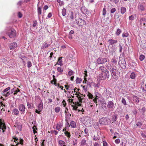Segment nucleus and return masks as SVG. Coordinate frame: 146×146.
<instances>
[{"instance_id":"16","label":"nucleus","mask_w":146,"mask_h":146,"mask_svg":"<svg viewBox=\"0 0 146 146\" xmlns=\"http://www.w3.org/2000/svg\"><path fill=\"white\" fill-rule=\"evenodd\" d=\"M108 42H109V43L110 45H112L117 43V40L110 39L109 40Z\"/></svg>"},{"instance_id":"27","label":"nucleus","mask_w":146,"mask_h":146,"mask_svg":"<svg viewBox=\"0 0 146 146\" xmlns=\"http://www.w3.org/2000/svg\"><path fill=\"white\" fill-rule=\"evenodd\" d=\"M82 81V80L81 78H77L76 80V84L80 83Z\"/></svg>"},{"instance_id":"17","label":"nucleus","mask_w":146,"mask_h":146,"mask_svg":"<svg viewBox=\"0 0 146 146\" xmlns=\"http://www.w3.org/2000/svg\"><path fill=\"white\" fill-rule=\"evenodd\" d=\"M62 57H61L58 58V61L57 62L56 64L60 65L61 66L63 64L62 63Z\"/></svg>"},{"instance_id":"39","label":"nucleus","mask_w":146,"mask_h":146,"mask_svg":"<svg viewBox=\"0 0 146 146\" xmlns=\"http://www.w3.org/2000/svg\"><path fill=\"white\" fill-rule=\"evenodd\" d=\"M11 94V92L10 91H9V92H7L5 94L3 95L5 96L6 97H7Z\"/></svg>"},{"instance_id":"54","label":"nucleus","mask_w":146,"mask_h":146,"mask_svg":"<svg viewBox=\"0 0 146 146\" xmlns=\"http://www.w3.org/2000/svg\"><path fill=\"white\" fill-rule=\"evenodd\" d=\"M51 133L52 134L54 133L55 135H56L58 132L56 130H52L51 131Z\"/></svg>"},{"instance_id":"24","label":"nucleus","mask_w":146,"mask_h":146,"mask_svg":"<svg viewBox=\"0 0 146 146\" xmlns=\"http://www.w3.org/2000/svg\"><path fill=\"white\" fill-rule=\"evenodd\" d=\"M126 11V9L125 7H122L121 8V13L122 14H124Z\"/></svg>"},{"instance_id":"36","label":"nucleus","mask_w":146,"mask_h":146,"mask_svg":"<svg viewBox=\"0 0 146 146\" xmlns=\"http://www.w3.org/2000/svg\"><path fill=\"white\" fill-rule=\"evenodd\" d=\"M121 30L119 28H118L116 31L115 34L117 35H119L121 33Z\"/></svg>"},{"instance_id":"44","label":"nucleus","mask_w":146,"mask_h":146,"mask_svg":"<svg viewBox=\"0 0 146 146\" xmlns=\"http://www.w3.org/2000/svg\"><path fill=\"white\" fill-rule=\"evenodd\" d=\"M41 8L40 7H38V15H40L41 14Z\"/></svg>"},{"instance_id":"40","label":"nucleus","mask_w":146,"mask_h":146,"mask_svg":"<svg viewBox=\"0 0 146 146\" xmlns=\"http://www.w3.org/2000/svg\"><path fill=\"white\" fill-rule=\"evenodd\" d=\"M135 17V15H132L129 17V19L131 20H133L134 19Z\"/></svg>"},{"instance_id":"19","label":"nucleus","mask_w":146,"mask_h":146,"mask_svg":"<svg viewBox=\"0 0 146 146\" xmlns=\"http://www.w3.org/2000/svg\"><path fill=\"white\" fill-rule=\"evenodd\" d=\"M133 101H135L137 103H139V98L135 95L133 96Z\"/></svg>"},{"instance_id":"48","label":"nucleus","mask_w":146,"mask_h":146,"mask_svg":"<svg viewBox=\"0 0 146 146\" xmlns=\"http://www.w3.org/2000/svg\"><path fill=\"white\" fill-rule=\"evenodd\" d=\"M145 58V56L144 55L141 54L139 56V59L141 61H142Z\"/></svg>"},{"instance_id":"51","label":"nucleus","mask_w":146,"mask_h":146,"mask_svg":"<svg viewBox=\"0 0 146 146\" xmlns=\"http://www.w3.org/2000/svg\"><path fill=\"white\" fill-rule=\"evenodd\" d=\"M27 67L28 68H30L32 66V64L30 61L27 62Z\"/></svg>"},{"instance_id":"35","label":"nucleus","mask_w":146,"mask_h":146,"mask_svg":"<svg viewBox=\"0 0 146 146\" xmlns=\"http://www.w3.org/2000/svg\"><path fill=\"white\" fill-rule=\"evenodd\" d=\"M57 2L59 3L60 6H61L64 5L63 1H61L60 0H57Z\"/></svg>"},{"instance_id":"47","label":"nucleus","mask_w":146,"mask_h":146,"mask_svg":"<svg viewBox=\"0 0 146 146\" xmlns=\"http://www.w3.org/2000/svg\"><path fill=\"white\" fill-rule=\"evenodd\" d=\"M55 112L56 113H58L59 112L60 110V107H56L55 108Z\"/></svg>"},{"instance_id":"52","label":"nucleus","mask_w":146,"mask_h":146,"mask_svg":"<svg viewBox=\"0 0 146 146\" xmlns=\"http://www.w3.org/2000/svg\"><path fill=\"white\" fill-rule=\"evenodd\" d=\"M58 71L60 72H62L63 71V70L61 67H58L57 68Z\"/></svg>"},{"instance_id":"22","label":"nucleus","mask_w":146,"mask_h":146,"mask_svg":"<svg viewBox=\"0 0 146 146\" xmlns=\"http://www.w3.org/2000/svg\"><path fill=\"white\" fill-rule=\"evenodd\" d=\"M70 125L71 126L72 128H75L76 126V122L73 121L71 122Z\"/></svg>"},{"instance_id":"1","label":"nucleus","mask_w":146,"mask_h":146,"mask_svg":"<svg viewBox=\"0 0 146 146\" xmlns=\"http://www.w3.org/2000/svg\"><path fill=\"white\" fill-rule=\"evenodd\" d=\"M109 76V72L107 70L105 72L100 73L99 76V79L100 80H104L108 79Z\"/></svg>"},{"instance_id":"53","label":"nucleus","mask_w":146,"mask_h":146,"mask_svg":"<svg viewBox=\"0 0 146 146\" xmlns=\"http://www.w3.org/2000/svg\"><path fill=\"white\" fill-rule=\"evenodd\" d=\"M116 11V9L115 8H112L110 10V13H114Z\"/></svg>"},{"instance_id":"31","label":"nucleus","mask_w":146,"mask_h":146,"mask_svg":"<svg viewBox=\"0 0 146 146\" xmlns=\"http://www.w3.org/2000/svg\"><path fill=\"white\" fill-rule=\"evenodd\" d=\"M23 139H20L19 142L17 144V145L18 146L19 144H20L23 145Z\"/></svg>"},{"instance_id":"56","label":"nucleus","mask_w":146,"mask_h":146,"mask_svg":"<svg viewBox=\"0 0 146 146\" xmlns=\"http://www.w3.org/2000/svg\"><path fill=\"white\" fill-rule=\"evenodd\" d=\"M33 26L34 27H35L37 24V22L36 21H33Z\"/></svg>"},{"instance_id":"62","label":"nucleus","mask_w":146,"mask_h":146,"mask_svg":"<svg viewBox=\"0 0 146 146\" xmlns=\"http://www.w3.org/2000/svg\"><path fill=\"white\" fill-rule=\"evenodd\" d=\"M62 103L63 104V106L64 107H65L66 106V102L64 100H63Z\"/></svg>"},{"instance_id":"33","label":"nucleus","mask_w":146,"mask_h":146,"mask_svg":"<svg viewBox=\"0 0 146 146\" xmlns=\"http://www.w3.org/2000/svg\"><path fill=\"white\" fill-rule=\"evenodd\" d=\"M62 125L60 124H57L56 126V129L58 130V131H59L60 130V129Z\"/></svg>"},{"instance_id":"26","label":"nucleus","mask_w":146,"mask_h":146,"mask_svg":"<svg viewBox=\"0 0 146 146\" xmlns=\"http://www.w3.org/2000/svg\"><path fill=\"white\" fill-rule=\"evenodd\" d=\"M136 77V75L135 73L132 72L130 75V77L131 79H134Z\"/></svg>"},{"instance_id":"5","label":"nucleus","mask_w":146,"mask_h":146,"mask_svg":"<svg viewBox=\"0 0 146 146\" xmlns=\"http://www.w3.org/2000/svg\"><path fill=\"white\" fill-rule=\"evenodd\" d=\"M115 104H114L113 101H109L107 103L108 108L111 111H113L115 107Z\"/></svg>"},{"instance_id":"25","label":"nucleus","mask_w":146,"mask_h":146,"mask_svg":"<svg viewBox=\"0 0 146 146\" xmlns=\"http://www.w3.org/2000/svg\"><path fill=\"white\" fill-rule=\"evenodd\" d=\"M66 9L65 8H63L62 9V13L63 16H64L66 15Z\"/></svg>"},{"instance_id":"30","label":"nucleus","mask_w":146,"mask_h":146,"mask_svg":"<svg viewBox=\"0 0 146 146\" xmlns=\"http://www.w3.org/2000/svg\"><path fill=\"white\" fill-rule=\"evenodd\" d=\"M49 45H50L48 44L47 43H44L43 45L42 46L41 48H46L48 47Z\"/></svg>"},{"instance_id":"55","label":"nucleus","mask_w":146,"mask_h":146,"mask_svg":"<svg viewBox=\"0 0 146 146\" xmlns=\"http://www.w3.org/2000/svg\"><path fill=\"white\" fill-rule=\"evenodd\" d=\"M142 125V123L140 122H138L136 124V125L137 126H139V127H141Z\"/></svg>"},{"instance_id":"2","label":"nucleus","mask_w":146,"mask_h":146,"mask_svg":"<svg viewBox=\"0 0 146 146\" xmlns=\"http://www.w3.org/2000/svg\"><path fill=\"white\" fill-rule=\"evenodd\" d=\"M110 70L111 72V75L113 78L115 79H117L119 77V74L118 70L114 68H110Z\"/></svg>"},{"instance_id":"50","label":"nucleus","mask_w":146,"mask_h":146,"mask_svg":"<svg viewBox=\"0 0 146 146\" xmlns=\"http://www.w3.org/2000/svg\"><path fill=\"white\" fill-rule=\"evenodd\" d=\"M66 121L67 123V124H66V125L67 126H70L69 124V118H67L66 117Z\"/></svg>"},{"instance_id":"29","label":"nucleus","mask_w":146,"mask_h":146,"mask_svg":"<svg viewBox=\"0 0 146 146\" xmlns=\"http://www.w3.org/2000/svg\"><path fill=\"white\" fill-rule=\"evenodd\" d=\"M10 89V87H8L5 89L3 92V95L6 93L7 91Z\"/></svg>"},{"instance_id":"21","label":"nucleus","mask_w":146,"mask_h":146,"mask_svg":"<svg viewBox=\"0 0 146 146\" xmlns=\"http://www.w3.org/2000/svg\"><path fill=\"white\" fill-rule=\"evenodd\" d=\"M13 113L14 115H18L19 113V111L16 108H14L13 109Z\"/></svg>"},{"instance_id":"13","label":"nucleus","mask_w":146,"mask_h":146,"mask_svg":"<svg viewBox=\"0 0 146 146\" xmlns=\"http://www.w3.org/2000/svg\"><path fill=\"white\" fill-rule=\"evenodd\" d=\"M95 98L93 99V101L96 104H97V100L98 98L100 97L101 95L98 92H95Z\"/></svg>"},{"instance_id":"12","label":"nucleus","mask_w":146,"mask_h":146,"mask_svg":"<svg viewBox=\"0 0 146 146\" xmlns=\"http://www.w3.org/2000/svg\"><path fill=\"white\" fill-rule=\"evenodd\" d=\"M9 46L10 50H13L17 46V44L15 42L11 43L9 44Z\"/></svg>"},{"instance_id":"18","label":"nucleus","mask_w":146,"mask_h":146,"mask_svg":"<svg viewBox=\"0 0 146 146\" xmlns=\"http://www.w3.org/2000/svg\"><path fill=\"white\" fill-rule=\"evenodd\" d=\"M118 115L117 114H115L113 115L112 116V117L111 118L112 121L113 122H115L116 121L117 118H118Z\"/></svg>"},{"instance_id":"14","label":"nucleus","mask_w":146,"mask_h":146,"mask_svg":"<svg viewBox=\"0 0 146 146\" xmlns=\"http://www.w3.org/2000/svg\"><path fill=\"white\" fill-rule=\"evenodd\" d=\"M107 7L108 11H109L110 9H111V8H110V7L111 8V7H110V6L109 5H106L104 6V7L102 11V15H103L104 16H105L106 14V9H107Z\"/></svg>"},{"instance_id":"61","label":"nucleus","mask_w":146,"mask_h":146,"mask_svg":"<svg viewBox=\"0 0 146 146\" xmlns=\"http://www.w3.org/2000/svg\"><path fill=\"white\" fill-rule=\"evenodd\" d=\"M18 17L19 18H21L22 17V15L20 12H19L18 14Z\"/></svg>"},{"instance_id":"64","label":"nucleus","mask_w":146,"mask_h":146,"mask_svg":"<svg viewBox=\"0 0 146 146\" xmlns=\"http://www.w3.org/2000/svg\"><path fill=\"white\" fill-rule=\"evenodd\" d=\"M73 71L72 70L69 71L68 72V74L69 76H71L73 73Z\"/></svg>"},{"instance_id":"8","label":"nucleus","mask_w":146,"mask_h":146,"mask_svg":"<svg viewBox=\"0 0 146 146\" xmlns=\"http://www.w3.org/2000/svg\"><path fill=\"white\" fill-rule=\"evenodd\" d=\"M118 64L120 67L123 69H125L126 68V63L124 59H122L118 62Z\"/></svg>"},{"instance_id":"38","label":"nucleus","mask_w":146,"mask_h":146,"mask_svg":"<svg viewBox=\"0 0 146 146\" xmlns=\"http://www.w3.org/2000/svg\"><path fill=\"white\" fill-rule=\"evenodd\" d=\"M129 35L128 33H124L122 35V37L123 38L127 37L129 36Z\"/></svg>"},{"instance_id":"57","label":"nucleus","mask_w":146,"mask_h":146,"mask_svg":"<svg viewBox=\"0 0 146 146\" xmlns=\"http://www.w3.org/2000/svg\"><path fill=\"white\" fill-rule=\"evenodd\" d=\"M94 146H100V144L98 142H94Z\"/></svg>"},{"instance_id":"6","label":"nucleus","mask_w":146,"mask_h":146,"mask_svg":"<svg viewBox=\"0 0 146 146\" xmlns=\"http://www.w3.org/2000/svg\"><path fill=\"white\" fill-rule=\"evenodd\" d=\"M108 119L106 117H103L101 118L99 121L100 125H108Z\"/></svg>"},{"instance_id":"32","label":"nucleus","mask_w":146,"mask_h":146,"mask_svg":"<svg viewBox=\"0 0 146 146\" xmlns=\"http://www.w3.org/2000/svg\"><path fill=\"white\" fill-rule=\"evenodd\" d=\"M111 62L115 65H116L117 63V61L115 58H113L111 60Z\"/></svg>"},{"instance_id":"58","label":"nucleus","mask_w":146,"mask_h":146,"mask_svg":"<svg viewBox=\"0 0 146 146\" xmlns=\"http://www.w3.org/2000/svg\"><path fill=\"white\" fill-rule=\"evenodd\" d=\"M16 90V88H14L10 90L11 93L12 94L14 92H15V90Z\"/></svg>"},{"instance_id":"10","label":"nucleus","mask_w":146,"mask_h":146,"mask_svg":"<svg viewBox=\"0 0 146 146\" xmlns=\"http://www.w3.org/2000/svg\"><path fill=\"white\" fill-rule=\"evenodd\" d=\"M19 110L21 112V114H24L25 110V106L23 104H20L19 107Z\"/></svg>"},{"instance_id":"43","label":"nucleus","mask_w":146,"mask_h":146,"mask_svg":"<svg viewBox=\"0 0 146 146\" xmlns=\"http://www.w3.org/2000/svg\"><path fill=\"white\" fill-rule=\"evenodd\" d=\"M33 133L34 134H35L36 133H37V131H36V130H37V128L36 126H34L33 127Z\"/></svg>"},{"instance_id":"42","label":"nucleus","mask_w":146,"mask_h":146,"mask_svg":"<svg viewBox=\"0 0 146 146\" xmlns=\"http://www.w3.org/2000/svg\"><path fill=\"white\" fill-rule=\"evenodd\" d=\"M87 96L89 99H92L94 98L93 96L90 93H88Z\"/></svg>"},{"instance_id":"20","label":"nucleus","mask_w":146,"mask_h":146,"mask_svg":"<svg viewBox=\"0 0 146 146\" xmlns=\"http://www.w3.org/2000/svg\"><path fill=\"white\" fill-rule=\"evenodd\" d=\"M43 108V104L42 102H41L40 104H39L38 109V110H40V111H41Z\"/></svg>"},{"instance_id":"49","label":"nucleus","mask_w":146,"mask_h":146,"mask_svg":"<svg viewBox=\"0 0 146 146\" xmlns=\"http://www.w3.org/2000/svg\"><path fill=\"white\" fill-rule=\"evenodd\" d=\"M116 50L115 48H111V51H110V53L111 54H113V52H115Z\"/></svg>"},{"instance_id":"9","label":"nucleus","mask_w":146,"mask_h":146,"mask_svg":"<svg viewBox=\"0 0 146 146\" xmlns=\"http://www.w3.org/2000/svg\"><path fill=\"white\" fill-rule=\"evenodd\" d=\"M111 94V92L106 88H105L104 92L102 94V95L108 98L109 96H110Z\"/></svg>"},{"instance_id":"34","label":"nucleus","mask_w":146,"mask_h":146,"mask_svg":"<svg viewBox=\"0 0 146 146\" xmlns=\"http://www.w3.org/2000/svg\"><path fill=\"white\" fill-rule=\"evenodd\" d=\"M93 139L94 140L97 141L100 139V137H96L95 135L92 137Z\"/></svg>"},{"instance_id":"23","label":"nucleus","mask_w":146,"mask_h":146,"mask_svg":"<svg viewBox=\"0 0 146 146\" xmlns=\"http://www.w3.org/2000/svg\"><path fill=\"white\" fill-rule=\"evenodd\" d=\"M86 141L85 139H83L81 142L80 146H84L86 145Z\"/></svg>"},{"instance_id":"11","label":"nucleus","mask_w":146,"mask_h":146,"mask_svg":"<svg viewBox=\"0 0 146 146\" xmlns=\"http://www.w3.org/2000/svg\"><path fill=\"white\" fill-rule=\"evenodd\" d=\"M76 21L77 24L79 26H82L84 25L85 21L80 19H76Z\"/></svg>"},{"instance_id":"41","label":"nucleus","mask_w":146,"mask_h":146,"mask_svg":"<svg viewBox=\"0 0 146 146\" xmlns=\"http://www.w3.org/2000/svg\"><path fill=\"white\" fill-rule=\"evenodd\" d=\"M103 146H108V144L105 140H103Z\"/></svg>"},{"instance_id":"63","label":"nucleus","mask_w":146,"mask_h":146,"mask_svg":"<svg viewBox=\"0 0 146 146\" xmlns=\"http://www.w3.org/2000/svg\"><path fill=\"white\" fill-rule=\"evenodd\" d=\"M141 110L143 112V113H144L146 109L145 107H143L142 108Z\"/></svg>"},{"instance_id":"15","label":"nucleus","mask_w":146,"mask_h":146,"mask_svg":"<svg viewBox=\"0 0 146 146\" xmlns=\"http://www.w3.org/2000/svg\"><path fill=\"white\" fill-rule=\"evenodd\" d=\"M99 70L100 71V73H102L103 72H105L108 70L106 67L102 66H100L99 68Z\"/></svg>"},{"instance_id":"28","label":"nucleus","mask_w":146,"mask_h":146,"mask_svg":"<svg viewBox=\"0 0 146 146\" xmlns=\"http://www.w3.org/2000/svg\"><path fill=\"white\" fill-rule=\"evenodd\" d=\"M123 45H121V44H119V52L120 53L121 52H122V50L123 49Z\"/></svg>"},{"instance_id":"59","label":"nucleus","mask_w":146,"mask_h":146,"mask_svg":"<svg viewBox=\"0 0 146 146\" xmlns=\"http://www.w3.org/2000/svg\"><path fill=\"white\" fill-rule=\"evenodd\" d=\"M145 19L143 18H141L140 20V23L141 25L143 24V22L145 21Z\"/></svg>"},{"instance_id":"4","label":"nucleus","mask_w":146,"mask_h":146,"mask_svg":"<svg viewBox=\"0 0 146 146\" xmlns=\"http://www.w3.org/2000/svg\"><path fill=\"white\" fill-rule=\"evenodd\" d=\"M108 59L101 57L98 58L96 62L98 64H103L108 61Z\"/></svg>"},{"instance_id":"60","label":"nucleus","mask_w":146,"mask_h":146,"mask_svg":"<svg viewBox=\"0 0 146 146\" xmlns=\"http://www.w3.org/2000/svg\"><path fill=\"white\" fill-rule=\"evenodd\" d=\"M70 18L72 19H74L73 13L72 12H71L70 16Z\"/></svg>"},{"instance_id":"46","label":"nucleus","mask_w":146,"mask_h":146,"mask_svg":"<svg viewBox=\"0 0 146 146\" xmlns=\"http://www.w3.org/2000/svg\"><path fill=\"white\" fill-rule=\"evenodd\" d=\"M121 102L124 105H127L126 100L124 98H123L122 99Z\"/></svg>"},{"instance_id":"37","label":"nucleus","mask_w":146,"mask_h":146,"mask_svg":"<svg viewBox=\"0 0 146 146\" xmlns=\"http://www.w3.org/2000/svg\"><path fill=\"white\" fill-rule=\"evenodd\" d=\"M64 134H65V135L67 136V137H68V138H70V132H69L68 131H65L64 132Z\"/></svg>"},{"instance_id":"45","label":"nucleus","mask_w":146,"mask_h":146,"mask_svg":"<svg viewBox=\"0 0 146 146\" xmlns=\"http://www.w3.org/2000/svg\"><path fill=\"white\" fill-rule=\"evenodd\" d=\"M58 143L61 146H62L63 144H65L64 142L62 140L59 141L58 142Z\"/></svg>"},{"instance_id":"7","label":"nucleus","mask_w":146,"mask_h":146,"mask_svg":"<svg viewBox=\"0 0 146 146\" xmlns=\"http://www.w3.org/2000/svg\"><path fill=\"white\" fill-rule=\"evenodd\" d=\"M138 8L139 10L141 12L145 11L146 10V5L144 3L139 4L138 5Z\"/></svg>"},{"instance_id":"3","label":"nucleus","mask_w":146,"mask_h":146,"mask_svg":"<svg viewBox=\"0 0 146 146\" xmlns=\"http://www.w3.org/2000/svg\"><path fill=\"white\" fill-rule=\"evenodd\" d=\"M7 35L10 38L15 36L16 35V31L13 29H10L7 33Z\"/></svg>"}]
</instances>
